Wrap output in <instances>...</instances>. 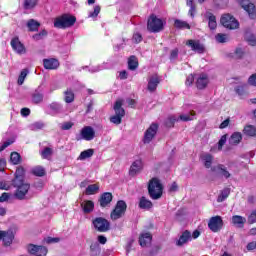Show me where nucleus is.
<instances>
[{
  "label": "nucleus",
  "instance_id": "36",
  "mask_svg": "<svg viewBox=\"0 0 256 256\" xmlns=\"http://www.w3.org/2000/svg\"><path fill=\"white\" fill-rule=\"evenodd\" d=\"M243 133L248 137H256V128L253 125H247L244 127Z\"/></svg>",
  "mask_w": 256,
  "mask_h": 256
},
{
  "label": "nucleus",
  "instance_id": "17",
  "mask_svg": "<svg viewBox=\"0 0 256 256\" xmlns=\"http://www.w3.org/2000/svg\"><path fill=\"white\" fill-rule=\"evenodd\" d=\"M41 251L42 254H40V256H43V255H47L48 253V250H47V247H44V246H38V245H34V244H29L27 246V252L30 254V255H35L37 254V251Z\"/></svg>",
  "mask_w": 256,
  "mask_h": 256
},
{
  "label": "nucleus",
  "instance_id": "30",
  "mask_svg": "<svg viewBox=\"0 0 256 256\" xmlns=\"http://www.w3.org/2000/svg\"><path fill=\"white\" fill-rule=\"evenodd\" d=\"M99 183L96 184H90L86 187L85 195H96V193H99Z\"/></svg>",
  "mask_w": 256,
  "mask_h": 256
},
{
  "label": "nucleus",
  "instance_id": "54",
  "mask_svg": "<svg viewBox=\"0 0 256 256\" xmlns=\"http://www.w3.org/2000/svg\"><path fill=\"white\" fill-rule=\"evenodd\" d=\"M225 143H227V135H223L219 142H218V149L219 151H221V149H223V145H225Z\"/></svg>",
  "mask_w": 256,
  "mask_h": 256
},
{
  "label": "nucleus",
  "instance_id": "27",
  "mask_svg": "<svg viewBox=\"0 0 256 256\" xmlns=\"http://www.w3.org/2000/svg\"><path fill=\"white\" fill-rule=\"evenodd\" d=\"M245 223H247V219L245 217L239 215L232 216V224L235 225V227H239L241 229Z\"/></svg>",
  "mask_w": 256,
  "mask_h": 256
},
{
  "label": "nucleus",
  "instance_id": "63",
  "mask_svg": "<svg viewBox=\"0 0 256 256\" xmlns=\"http://www.w3.org/2000/svg\"><path fill=\"white\" fill-rule=\"evenodd\" d=\"M59 241H61L60 238H53V237L46 238V243H48V244H50V243H59Z\"/></svg>",
  "mask_w": 256,
  "mask_h": 256
},
{
  "label": "nucleus",
  "instance_id": "44",
  "mask_svg": "<svg viewBox=\"0 0 256 256\" xmlns=\"http://www.w3.org/2000/svg\"><path fill=\"white\" fill-rule=\"evenodd\" d=\"M50 109L53 113H63V106L57 102L50 104Z\"/></svg>",
  "mask_w": 256,
  "mask_h": 256
},
{
  "label": "nucleus",
  "instance_id": "60",
  "mask_svg": "<svg viewBox=\"0 0 256 256\" xmlns=\"http://www.w3.org/2000/svg\"><path fill=\"white\" fill-rule=\"evenodd\" d=\"M193 81H195L193 74L188 75L186 78V85H193Z\"/></svg>",
  "mask_w": 256,
  "mask_h": 256
},
{
  "label": "nucleus",
  "instance_id": "62",
  "mask_svg": "<svg viewBox=\"0 0 256 256\" xmlns=\"http://www.w3.org/2000/svg\"><path fill=\"white\" fill-rule=\"evenodd\" d=\"M31 127H32V129L35 131V130H37V129H43L44 124L41 123V122H36V123L32 124Z\"/></svg>",
  "mask_w": 256,
  "mask_h": 256
},
{
  "label": "nucleus",
  "instance_id": "51",
  "mask_svg": "<svg viewBox=\"0 0 256 256\" xmlns=\"http://www.w3.org/2000/svg\"><path fill=\"white\" fill-rule=\"evenodd\" d=\"M11 199V193L3 192L0 196V203H6Z\"/></svg>",
  "mask_w": 256,
  "mask_h": 256
},
{
  "label": "nucleus",
  "instance_id": "15",
  "mask_svg": "<svg viewBox=\"0 0 256 256\" xmlns=\"http://www.w3.org/2000/svg\"><path fill=\"white\" fill-rule=\"evenodd\" d=\"M80 135L84 141H93L95 139V129L91 126H85L81 129Z\"/></svg>",
  "mask_w": 256,
  "mask_h": 256
},
{
  "label": "nucleus",
  "instance_id": "20",
  "mask_svg": "<svg viewBox=\"0 0 256 256\" xmlns=\"http://www.w3.org/2000/svg\"><path fill=\"white\" fill-rule=\"evenodd\" d=\"M143 171V160H135L130 167V175L135 176Z\"/></svg>",
  "mask_w": 256,
  "mask_h": 256
},
{
  "label": "nucleus",
  "instance_id": "18",
  "mask_svg": "<svg viewBox=\"0 0 256 256\" xmlns=\"http://www.w3.org/2000/svg\"><path fill=\"white\" fill-rule=\"evenodd\" d=\"M161 82V80H159V76L157 75H152L148 78V91H150V93H153L154 91H157V86L159 85V83Z\"/></svg>",
  "mask_w": 256,
  "mask_h": 256
},
{
  "label": "nucleus",
  "instance_id": "47",
  "mask_svg": "<svg viewBox=\"0 0 256 256\" xmlns=\"http://www.w3.org/2000/svg\"><path fill=\"white\" fill-rule=\"evenodd\" d=\"M215 39L218 43H227V41H229V36L227 34L218 33L215 36Z\"/></svg>",
  "mask_w": 256,
  "mask_h": 256
},
{
  "label": "nucleus",
  "instance_id": "25",
  "mask_svg": "<svg viewBox=\"0 0 256 256\" xmlns=\"http://www.w3.org/2000/svg\"><path fill=\"white\" fill-rule=\"evenodd\" d=\"M191 241V232L189 231H184L180 238L177 240L176 245L178 247H183L186 243H189Z\"/></svg>",
  "mask_w": 256,
  "mask_h": 256
},
{
  "label": "nucleus",
  "instance_id": "26",
  "mask_svg": "<svg viewBox=\"0 0 256 256\" xmlns=\"http://www.w3.org/2000/svg\"><path fill=\"white\" fill-rule=\"evenodd\" d=\"M209 83V78L206 74H200L196 81V87L198 89H205Z\"/></svg>",
  "mask_w": 256,
  "mask_h": 256
},
{
  "label": "nucleus",
  "instance_id": "31",
  "mask_svg": "<svg viewBox=\"0 0 256 256\" xmlns=\"http://www.w3.org/2000/svg\"><path fill=\"white\" fill-rule=\"evenodd\" d=\"M139 207L140 209L149 210L153 207V202H151V200L147 199L146 197H141L139 201Z\"/></svg>",
  "mask_w": 256,
  "mask_h": 256
},
{
  "label": "nucleus",
  "instance_id": "61",
  "mask_svg": "<svg viewBox=\"0 0 256 256\" xmlns=\"http://www.w3.org/2000/svg\"><path fill=\"white\" fill-rule=\"evenodd\" d=\"M142 40H143V37L141 36V34L135 33L133 35V41H135V43H141Z\"/></svg>",
  "mask_w": 256,
  "mask_h": 256
},
{
  "label": "nucleus",
  "instance_id": "7",
  "mask_svg": "<svg viewBox=\"0 0 256 256\" xmlns=\"http://www.w3.org/2000/svg\"><path fill=\"white\" fill-rule=\"evenodd\" d=\"M157 131H159V125L152 123L144 133L143 143L149 145L155 139Z\"/></svg>",
  "mask_w": 256,
  "mask_h": 256
},
{
  "label": "nucleus",
  "instance_id": "41",
  "mask_svg": "<svg viewBox=\"0 0 256 256\" xmlns=\"http://www.w3.org/2000/svg\"><path fill=\"white\" fill-rule=\"evenodd\" d=\"M64 100L66 103H73L75 101V94L71 90H67L64 92Z\"/></svg>",
  "mask_w": 256,
  "mask_h": 256
},
{
  "label": "nucleus",
  "instance_id": "9",
  "mask_svg": "<svg viewBox=\"0 0 256 256\" xmlns=\"http://www.w3.org/2000/svg\"><path fill=\"white\" fill-rule=\"evenodd\" d=\"M93 226L100 233H105L109 231L110 224H109V221H107V219L98 217L93 220Z\"/></svg>",
  "mask_w": 256,
  "mask_h": 256
},
{
  "label": "nucleus",
  "instance_id": "10",
  "mask_svg": "<svg viewBox=\"0 0 256 256\" xmlns=\"http://www.w3.org/2000/svg\"><path fill=\"white\" fill-rule=\"evenodd\" d=\"M208 227L213 231V233L221 231V229L223 228V219L221 218V216H214L210 218L208 222Z\"/></svg>",
  "mask_w": 256,
  "mask_h": 256
},
{
  "label": "nucleus",
  "instance_id": "56",
  "mask_svg": "<svg viewBox=\"0 0 256 256\" xmlns=\"http://www.w3.org/2000/svg\"><path fill=\"white\" fill-rule=\"evenodd\" d=\"M178 56H179V49L175 48L170 52L171 61H175V59H177Z\"/></svg>",
  "mask_w": 256,
  "mask_h": 256
},
{
  "label": "nucleus",
  "instance_id": "2",
  "mask_svg": "<svg viewBox=\"0 0 256 256\" xmlns=\"http://www.w3.org/2000/svg\"><path fill=\"white\" fill-rule=\"evenodd\" d=\"M77 21V18L71 14H64L55 18L54 27L56 29H68L69 27H73Z\"/></svg>",
  "mask_w": 256,
  "mask_h": 256
},
{
  "label": "nucleus",
  "instance_id": "49",
  "mask_svg": "<svg viewBox=\"0 0 256 256\" xmlns=\"http://www.w3.org/2000/svg\"><path fill=\"white\" fill-rule=\"evenodd\" d=\"M11 189V183L9 181L2 180L0 181V190L9 191Z\"/></svg>",
  "mask_w": 256,
  "mask_h": 256
},
{
  "label": "nucleus",
  "instance_id": "46",
  "mask_svg": "<svg viewBox=\"0 0 256 256\" xmlns=\"http://www.w3.org/2000/svg\"><path fill=\"white\" fill-rule=\"evenodd\" d=\"M51 155H53V149L46 147L44 150L41 151L42 159H50Z\"/></svg>",
  "mask_w": 256,
  "mask_h": 256
},
{
  "label": "nucleus",
  "instance_id": "3",
  "mask_svg": "<svg viewBox=\"0 0 256 256\" xmlns=\"http://www.w3.org/2000/svg\"><path fill=\"white\" fill-rule=\"evenodd\" d=\"M163 27H165V20L157 17L154 14L148 18L147 29L150 31V33H159L163 31Z\"/></svg>",
  "mask_w": 256,
  "mask_h": 256
},
{
  "label": "nucleus",
  "instance_id": "45",
  "mask_svg": "<svg viewBox=\"0 0 256 256\" xmlns=\"http://www.w3.org/2000/svg\"><path fill=\"white\" fill-rule=\"evenodd\" d=\"M32 173L36 175V177H43L45 175V168L42 166H36L33 168Z\"/></svg>",
  "mask_w": 256,
  "mask_h": 256
},
{
  "label": "nucleus",
  "instance_id": "5",
  "mask_svg": "<svg viewBox=\"0 0 256 256\" xmlns=\"http://www.w3.org/2000/svg\"><path fill=\"white\" fill-rule=\"evenodd\" d=\"M126 211L127 203H125V201L123 200L118 201L114 210L110 214L112 221H117V219H121V217L125 215Z\"/></svg>",
  "mask_w": 256,
  "mask_h": 256
},
{
  "label": "nucleus",
  "instance_id": "19",
  "mask_svg": "<svg viewBox=\"0 0 256 256\" xmlns=\"http://www.w3.org/2000/svg\"><path fill=\"white\" fill-rule=\"evenodd\" d=\"M186 45L191 47L192 51H196V53H203L205 51V46H203V44L197 40H188Z\"/></svg>",
  "mask_w": 256,
  "mask_h": 256
},
{
  "label": "nucleus",
  "instance_id": "1",
  "mask_svg": "<svg viewBox=\"0 0 256 256\" xmlns=\"http://www.w3.org/2000/svg\"><path fill=\"white\" fill-rule=\"evenodd\" d=\"M148 195L153 201H158L163 197V184L158 178H152L148 183Z\"/></svg>",
  "mask_w": 256,
  "mask_h": 256
},
{
  "label": "nucleus",
  "instance_id": "52",
  "mask_svg": "<svg viewBox=\"0 0 256 256\" xmlns=\"http://www.w3.org/2000/svg\"><path fill=\"white\" fill-rule=\"evenodd\" d=\"M228 2L229 0H213L214 5L220 8L225 7V5H227Z\"/></svg>",
  "mask_w": 256,
  "mask_h": 256
},
{
  "label": "nucleus",
  "instance_id": "24",
  "mask_svg": "<svg viewBox=\"0 0 256 256\" xmlns=\"http://www.w3.org/2000/svg\"><path fill=\"white\" fill-rule=\"evenodd\" d=\"M200 159L206 169H211V165H213V155L209 153H202Z\"/></svg>",
  "mask_w": 256,
  "mask_h": 256
},
{
  "label": "nucleus",
  "instance_id": "40",
  "mask_svg": "<svg viewBox=\"0 0 256 256\" xmlns=\"http://www.w3.org/2000/svg\"><path fill=\"white\" fill-rule=\"evenodd\" d=\"M230 193L231 191L229 190V188L222 190L221 194L217 198L218 203H223V201H225V199L229 197Z\"/></svg>",
  "mask_w": 256,
  "mask_h": 256
},
{
  "label": "nucleus",
  "instance_id": "50",
  "mask_svg": "<svg viewBox=\"0 0 256 256\" xmlns=\"http://www.w3.org/2000/svg\"><path fill=\"white\" fill-rule=\"evenodd\" d=\"M99 13H101V6L96 5L94 7V11L90 12L88 17H92V19H95V17H97L99 15Z\"/></svg>",
  "mask_w": 256,
  "mask_h": 256
},
{
  "label": "nucleus",
  "instance_id": "33",
  "mask_svg": "<svg viewBox=\"0 0 256 256\" xmlns=\"http://www.w3.org/2000/svg\"><path fill=\"white\" fill-rule=\"evenodd\" d=\"M27 27L29 29V31H39V27H41V24L36 21L35 19H30L27 21Z\"/></svg>",
  "mask_w": 256,
  "mask_h": 256
},
{
  "label": "nucleus",
  "instance_id": "58",
  "mask_svg": "<svg viewBox=\"0 0 256 256\" xmlns=\"http://www.w3.org/2000/svg\"><path fill=\"white\" fill-rule=\"evenodd\" d=\"M249 85L256 87V74H252L248 79Z\"/></svg>",
  "mask_w": 256,
  "mask_h": 256
},
{
  "label": "nucleus",
  "instance_id": "16",
  "mask_svg": "<svg viewBox=\"0 0 256 256\" xmlns=\"http://www.w3.org/2000/svg\"><path fill=\"white\" fill-rule=\"evenodd\" d=\"M211 170L213 173H218V175H221V177H224L225 179H229V177H231V173H229V170H227L225 165L218 164L217 166L212 167Z\"/></svg>",
  "mask_w": 256,
  "mask_h": 256
},
{
  "label": "nucleus",
  "instance_id": "48",
  "mask_svg": "<svg viewBox=\"0 0 256 256\" xmlns=\"http://www.w3.org/2000/svg\"><path fill=\"white\" fill-rule=\"evenodd\" d=\"M44 37H47V30H42L38 34H34L32 39H34V41H41Z\"/></svg>",
  "mask_w": 256,
  "mask_h": 256
},
{
  "label": "nucleus",
  "instance_id": "32",
  "mask_svg": "<svg viewBox=\"0 0 256 256\" xmlns=\"http://www.w3.org/2000/svg\"><path fill=\"white\" fill-rule=\"evenodd\" d=\"M241 139H243L241 132H235L231 135V137L229 139V144L230 145H239V143H241Z\"/></svg>",
  "mask_w": 256,
  "mask_h": 256
},
{
  "label": "nucleus",
  "instance_id": "59",
  "mask_svg": "<svg viewBox=\"0 0 256 256\" xmlns=\"http://www.w3.org/2000/svg\"><path fill=\"white\" fill-rule=\"evenodd\" d=\"M178 189L179 186L177 185V182H173L169 187L170 193H175V191H178Z\"/></svg>",
  "mask_w": 256,
  "mask_h": 256
},
{
  "label": "nucleus",
  "instance_id": "35",
  "mask_svg": "<svg viewBox=\"0 0 256 256\" xmlns=\"http://www.w3.org/2000/svg\"><path fill=\"white\" fill-rule=\"evenodd\" d=\"M139 67V60H137V57L131 56L128 60V69L130 71H135Z\"/></svg>",
  "mask_w": 256,
  "mask_h": 256
},
{
  "label": "nucleus",
  "instance_id": "37",
  "mask_svg": "<svg viewBox=\"0 0 256 256\" xmlns=\"http://www.w3.org/2000/svg\"><path fill=\"white\" fill-rule=\"evenodd\" d=\"M174 27H176V29H191L189 23L179 19L174 21Z\"/></svg>",
  "mask_w": 256,
  "mask_h": 256
},
{
  "label": "nucleus",
  "instance_id": "42",
  "mask_svg": "<svg viewBox=\"0 0 256 256\" xmlns=\"http://www.w3.org/2000/svg\"><path fill=\"white\" fill-rule=\"evenodd\" d=\"M39 0H24V9H35Z\"/></svg>",
  "mask_w": 256,
  "mask_h": 256
},
{
  "label": "nucleus",
  "instance_id": "8",
  "mask_svg": "<svg viewBox=\"0 0 256 256\" xmlns=\"http://www.w3.org/2000/svg\"><path fill=\"white\" fill-rule=\"evenodd\" d=\"M195 117V112H191L190 114H182L179 117L171 116L166 121V127H173L176 121H193Z\"/></svg>",
  "mask_w": 256,
  "mask_h": 256
},
{
  "label": "nucleus",
  "instance_id": "29",
  "mask_svg": "<svg viewBox=\"0 0 256 256\" xmlns=\"http://www.w3.org/2000/svg\"><path fill=\"white\" fill-rule=\"evenodd\" d=\"M151 239H152L151 233L141 234L139 238V244L141 245V247H147V245L151 243Z\"/></svg>",
  "mask_w": 256,
  "mask_h": 256
},
{
  "label": "nucleus",
  "instance_id": "6",
  "mask_svg": "<svg viewBox=\"0 0 256 256\" xmlns=\"http://www.w3.org/2000/svg\"><path fill=\"white\" fill-rule=\"evenodd\" d=\"M220 23L223 27H226V29H239V21H237L231 14H224L221 17Z\"/></svg>",
  "mask_w": 256,
  "mask_h": 256
},
{
  "label": "nucleus",
  "instance_id": "38",
  "mask_svg": "<svg viewBox=\"0 0 256 256\" xmlns=\"http://www.w3.org/2000/svg\"><path fill=\"white\" fill-rule=\"evenodd\" d=\"M245 56V49L238 47L235 49L234 53L232 54V59H243Z\"/></svg>",
  "mask_w": 256,
  "mask_h": 256
},
{
  "label": "nucleus",
  "instance_id": "43",
  "mask_svg": "<svg viewBox=\"0 0 256 256\" xmlns=\"http://www.w3.org/2000/svg\"><path fill=\"white\" fill-rule=\"evenodd\" d=\"M27 75H29V70L23 69L18 77V85H23V83H25V79H27Z\"/></svg>",
  "mask_w": 256,
  "mask_h": 256
},
{
  "label": "nucleus",
  "instance_id": "55",
  "mask_svg": "<svg viewBox=\"0 0 256 256\" xmlns=\"http://www.w3.org/2000/svg\"><path fill=\"white\" fill-rule=\"evenodd\" d=\"M248 223H250V225H253V223H256V210H254V211L248 216Z\"/></svg>",
  "mask_w": 256,
  "mask_h": 256
},
{
  "label": "nucleus",
  "instance_id": "21",
  "mask_svg": "<svg viewBox=\"0 0 256 256\" xmlns=\"http://www.w3.org/2000/svg\"><path fill=\"white\" fill-rule=\"evenodd\" d=\"M43 65L48 70L59 69V60H57L55 58L44 59Z\"/></svg>",
  "mask_w": 256,
  "mask_h": 256
},
{
  "label": "nucleus",
  "instance_id": "39",
  "mask_svg": "<svg viewBox=\"0 0 256 256\" xmlns=\"http://www.w3.org/2000/svg\"><path fill=\"white\" fill-rule=\"evenodd\" d=\"M10 161L12 165H19V163H21V155L17 152H12L10 155Z\"/></svg>",
  "mask_w": 256,
  "mask_h": 256
},
{
  "label": "nucleus",
  "instance_id": "22",
  "mask_svg": "<svg viewBox=\"0 0 256 256\" xmlns=\"http://www.w3.org/2000/svg\"><path fill=\"white\" fill-rule=\"evenodd\" d=\"M112 201H113V194H111L110 192L103 193L99 199V203L101 207H108Z\"/></svg>",
  "mask_w": 256,
  "mask_h": 256
},
{
  "label": "nucleus",
  "instance_id": "57",
  "mask_svg": "<svg viewBox=\"0 0 256 256\" xmlns=\"http://www.w3.org/2000/svg\"><path fill=\"white\" fill-rule=\"evenodd\" d=\"M73 127V122H64L62 125H61V129L63 131H69V129H71Z\"/></svg>",
  "mask_w": 256,
  "mask_h": 256
},
{
  "label": "nucleus",
  "instance_id": "28",
  "mask_svg": "<svg viewBox=\"0 0 256 256\" xmlns=\"http://www.w3.org/2000/svg\"><path fill=\"white\" fill-rule=\"evenodd\" d=\"M81 207L84 213H92L93 209H95V203L91 200H85L81 203Z\"/></svg>",
  "mask_w": 256,
  "mask_h": 256
},
{
  "label": "nucleus",
  "instance_id": "34",
  "mask_svg": "<svg viewBox=\"0 0 256 256\" xmlns=\"http://www.w3.org/2000/svg\"><path fill=\"white\" fill-rule=\"evenodd\" d=\"M93 153H95L93 149L82 151L78 157V161H85V159H90V157H93Z\"/></svg>",
  "mask_w": 256,
  "mask_h": 256
},
{
  "label": "nucleus",
  "instance_id": "64",
  "mask_svg": "<svg viewBox=\"0 0 256 256\" xmlns=\"http://www.w3.org/2000/svg\"><path fill=\"white\" fill-rule=\"evenodd\" d=\"M247 249H248V251H253L254 249H256V242L248 243Z\"/></svg>",
  "mask_w": 256,
  "mask_h": 256
},
{
  "label": "nucleus",
  "instance_id": "53",
  "mask_svg": "<svg viewBox=\"0 0 256 256\" xmlns=\"http://www.w3.org/2000/svg\"><path fill=\"white\" fill-rule=\"evenodd\" d=\"M32 101L34 103H41V101H43V94L41 93H35L32 97Z\"/></svg>",
  "mask_w": 256,
  "mask_h": 256
},
{
  "label": "nucleus",
  "instance_id": "4",
  "mask_svg": "<svg viewBox=\"0 0 256 256\" xmlns=\"http://www.w3.org/2000/svg\"><path fill=\"white\" fill-rule=\"evenodd\" d=\"M115 115L110 118L114 125H121L123 117H125V109H123V100L118 99L114 104Z\"/></svg>",
  "mask_w": 256,
  "mask_h": 256
},
{
  "label": "nucleus",
  "instance_id": "14",
  "mask_svg": "<svg viewBox=\"0 0 256 256\" xmlns=\"http://www.w3.org/2000/svg\"><path fill=\"white\" fill-rule=\"evenodd\" d=\"M15 239V234H13V231L7 230V231H1L0 230V241H3V244L5 247L11 246L13 243V240Z\"/></svg>",
  "mask_w": 256,
  "mask_h": 256
},
{
  "label": "nucleus",
  "instance_id": "23",
  "mask_svg": "<svg viewBox=\"0 0 256 256\" xmlns=\"http://www.w3.org/2000/svg\"><path fill=\"white\" fill-rule=\"evenodd\" d=\"M204 17L208 19V27L211 30L217 29V18L215 15H213V13H211V11H206Z\"/></svg>",
  "mask_w": 256,
  "mask_h": 256
},
{
  "label": "nucleus",
  "instance_id": "12",
  "mask_svg": "<svg viewBox=\"0 0 256 256\" xmlns=\"http://www.w3.org/2000/svg\"><path fill=\"white\" fill-rule=\"evenodd\" d=\"M10 45L15 53H17L18 55H25L27 53L25 45L21 43V40H19L18 37L13 38L10 42Z\"/></svg>",
  "mask_w": 256,
  "mask_h": 256
},
{
  "label": "nucleus",
  "instance_id": "11",
  "mask_svg": "<svg viewBox=\"0 0 256 256\" xmlns=\"http://www.w3.org/2000/svg\"><path fill=\"white\" fill-rule=\"evenodd\" d=\"M29 189H31V186L28 183H22L18 186L14 197H16V199H19V201L27 199V193H29Z\"/></svg>",
  "mask_w": 256,
  "mask_h": 256
},
{
  "label": "nucleus",
  "instance_id": "13",
  "mask_svg": "<svg viewBox=\"0 0 256 256\" xmlns=\"http://www.w3.org/2000/svg\"><path fill=\"white\" fill-rule=\"evenodd\" d=\"M240 4L244 11L248 13V16L251 19H256V8L255 4L250 3L249 0H240Z\"/></svg>",
  "mask_w": 256,
  "mask_h": 256
}]
</instances>
